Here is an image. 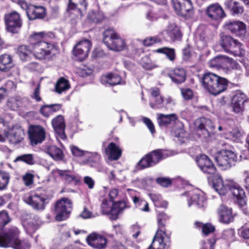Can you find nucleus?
I'll use <instances>...</instances> for the list:
<instances>
[{"label":"nucleus","mask_w":249,"mask_h":249,"mask_svg":"<svg viewBox=\"0 0 249 249\" xmlns=\"http://www.w3.org/2000/svg\"><path fill=\"white\" fill-rule=\"evenodd\" d=\"M196 161L203 173L210 175L207 177L208 184L220 196H224L229 192L233 196L234 203L239 208H244L246 206V196L243 189L232 180L223 181L222 177L215 174V165L207 155L200 154L196 158Z\"/></svg>","instance_id":"nucleus-1"},{"label":"nucleus","mask_w":249,"mask_h":249,"mask_svg":"<svg viewBox=\"0 0 249 249\" xmlns=\"http://www.w3.org/2000/svg\"><path fill=\"white\" fill-rule=\"evenodd\" d=\"M11 221L6 210L0 211V248L13 249H29L31 246L27 240L19 239L20 231L15 227L5 229Z\"/></svg>","instance_id":"nucleus-2"},{"label":"nucleus","mask_w":249,"mask_h":249,"mask_svg":"<svg viewBox=\"0 0 249 249\" xmlns=\"http://www.w3.org/2000/svg\"><path fill=\"white\" fill-rule=\"evenodd\" d=\"M156 217L158 229L151 244L146 249H169L171 248L170 235L166 232L165 224L171 216L157 210Z\"/></svg>","instance_id":"nucleus-3"},{"label":"nucleus","mask_w":249,"mask_h":249,"mask_svg":"<svg viewBox=\"0 0 249 249\" xmlns=\"http://www.w3.org/2000/svg\"><path fill=\"white\" fill-rule=\"evenodd\" d=\"M203 88L210 94L216 96L225 91L233 85L227 79L211 72L204 73L201 79ZM237 86V84H233Z\"/></svg>","instance_id":"nucleus-4"},{"label":"nucleus","mask_w":249,"mask_h":249,"mask_svg":"<svg viewBox=\"0 0 249 249\" xmlns=\"http://www.w3.org/2000/svg\"><path fill=\"white\" fill-rule=\"evenodd\" d=\"M54 193L50 186L38 187L30 193L26 199L25 202L35 210L43 211L53 197Z\"/></svg>","instance_id":"nucleus-5"},{"label":"nucleus","mask_w":249,"mask_h":249,"mask_svg":"<svg viewBox=\"0 0 249 249\" xmlns=\"http://www.w3.org/2000/svg\"><path fill=\"white\" fill-rule=\"evenodd\" d=\"M219 44L225 52L235 56L241 57L245 55L243 44L229 35L220 34Z\"/></svg>","instance_id":"nucleus-6"},{"label":"nucleus","mask_w":249,"mask_h":249,"mask_svg":"<svg viewBox=\"0 0 249 249\" xmlns=\"http://www.w3.org/2000/svg\"><path fill=\"white\" fill-rule=\"evenodd\" d=\"M235 231L233 229L230 228L223 231L221 237L217 238L215 235L212 237L206 239L201 241L200 249H214V245L218 243L225 245L227 247L230 245V242L234 241Z\"/></svg>","instance_id":"nucleus-7"},{"label":"nucleus","mask_w":249,"mask_h":249,"mask_svg":"<svg viewBox=\"0 0 249 249\" xmlns=\"http://www.w3.org/2000/svg\"><path fill=\"white\" fill-rule=\"evenodd\" d=\"M163 151L162 149H157L147 153L137 163L136 168L142 170L156 165L165 158Z\"/></svg>","instance_id":"nucleus-8"},{"label":"nucleus","mask_w":249,"mask_h":249,"mask_svg":"<svg viewBox=\"0 0 249 249\" xmlns=\"http://www.w3.org/2000/svg\"><path fill=\"white\" fill-rule=\"evenodd\" d=\"M214 159L222 170H227L235 165L237 160V154L231 149H222L217 152Z\"/></svg>","instance_id":"nucleus-9"},{"label":"nucleus","mask_w":249,"mask_h":249,"mask_svg":"<svg viewBox=\"0 0 249 249\" xmlns=\"http://www.w3.org/2000/svg\"><path fill=\"white\" fill-rule=\"evenodd\" d=\"M103 42L109 50L116 52L124 50L126 46L124 40L111 30L105 31Z\"/></svg>","instance_id":"nucleus-10"},{"label":"nucleus","mask_w":249,"mask_h":249,"mask_svg":"<svg viewBox=\"0 0 249 249\" xmlns=\"http://www.w3.org/2000/svg\"><path fill=\"white\" fill-rule=\"evenodd\" d=\"M72 208V202L69 198L63 197L56 201L54 205L55 219L62 221L68 219Z\"/></svg>","instance_id":"nucleus-11"},{"label":"nucleus","mask_w":249,"mask_h":249,"mask_svg":"<svg viewBox=\"0 0 249 249\" xmlns=\"http://www.w3.org/2000/svg\"><path fill=\"white\" fill-rule=\"evenodd\" d=\"M181 196L188 197V205L189 207L195 206L197 209L204 211L207 206V201L205 194L199 190L193 191H186Z\"/></svg>","instance_id":"nucleus-12"},{"label":"nucleus","mask_w":249,"mask_h":249,"mask_svg":"<svg viewBox=\"0 0 249 249\" xmlns=\"http://www.w3.org/2000/svg\"><path fill=\"white\" fill-rule=\"evenodd\" d=\"M4 20L7 32L13 35L19 33L23 22L21 16L18 12L12 11L5 14Z\"/></svg>","instance_id":"nucleus-13"},{"label":"nucleus","mask_w":249,"mask_h":249,"mask_svg":"<svg viewBox=\"0 0 249 249\" xmlns=\"http://www.w3.org/2000/svg\"><path fill=\"white\" fill-rule=\"evenodd\" d=\"M195 128L199 137L203 139H207L212 137L214 128L213 123L210 119L200 117L194 122Z\"/></svg>","instance_id":"nucleus-14"},{"label":"nucleus","mask_w":249,"mask_h":249,"mask_svg":"<svg viewBox=\"0 0 249 249\" xmlns=\"http://www.w3.org/2000/svg\"><path fill=\"white\" fill-rule=\"evenodd\" d=\"M92 47L90 40L84 38L79 41L73 48L72 53L75 61L82 62L88 56Z\"/></svg>","instance_id":"nucleus-15"},{"label":"nucleus","mask_w":249,"mask_h":249,"mask_svg":"<svg viewBox=\"0 0 249 249\" xmlns=\"http://www.w3.org/2000/svg\"><path fill=\"white\" fill-rule=\"evenodd\" d=\"M130 207L131 204L126 196H124L119 199L113 201L110 208L109 219L112 221L117 220L119 216L122 215L126 209H129Z\"/></svg>","instance_id":"nucleus-16"},{"label":"nucleus","mask_w":249,"mask_h":249,"mask_svg":"<svg viewBox=\"0 0 249 249\" xmlns=\"http://www.w3.org/2000/svg\"><path fill=\"white\" fill-rule=\"evenodd\" d=\"M176 13L185 18L193 14V6L191 0H171Z\"/></svg>","instance_id":"nucleus-17"},{"label":"nucleus","mask_w":249,"mask_h":249,"mask_svg":"<svg viewBox=\"0 0 249 249\" xmlns=\"http://www.w3.org/2000/svg\"><path fill=\"white\" fill-rule=\"evenodd\" d=\"M28 134L32 146L42 143L46 139L45 130L39 124H31L29 126Z\"/></svg>","instance_id":"nucleus-18"},{"label":"nucleus","mask_w":249,"mask_h":249,"mask_svg":"<svg viewBox=\"0 0 249 249\" xmlns=\"http://www.w3.org/2000/svg\"><path fill=\"white\" fill-rule=\"evenodd\" d=\"M224 27L232 35L240 38H244L247 33L246 24L239 20H231L226 21Z\"/></svg>","instance_id":"nucleus-19"},{"label":"nucleus","mask_w":249,"mask_h":249,"mask_svg":"<svg viewBox=\"0 0 249 249\" xmlns=\"http://www.w3.org/2000/svg\"><path fill=\"white\" fill-rule=\"evenodd\" d=\"M178 120V117L175 113L167 115L160 114L157 117L159 126L162 131L165 133L172 132V127Z\"/></svg>","instance_id":"nucleus-20"},{"label":"nucleus","mask_w":249,"mask_h":249,"mask_svg":"<svg viewBox=\"0 0 249 249\" xmlns=\"http://www.w3.org/2000/svg\"><path fill=\"white\" fill-rule=\"evenodd\" d=\"M249 101L248 96L240 90L237 91L231 99L232 111L236 114H242L245 110V104Z\"/></svg>","instance_id":"nucleus-21"},{"label":"nucleus","mask_w":249,"mask_h":249,"mask_svg":"<svg viewBox=\"0 0 249 249\" xmlns=\"http://www.w3.org/2000/svg\"><path fill=\"white\" fill-rule=\"evenodd\" d=\"M205 14L211 20L215 21L218 24L226 17L224 9L218 2L212 3L207 6Z\"/></svg>","instance_id":"nucleus-22"},{"label":"nucleus","mask_w":249,"mask_h":249,"mask_svg":"<svg viewBox=\"0 0 249 249\" xmlns=\"http://www.w3.org/2000/svg\"><path fill=\"white\" fill-rule=\"evenodd\" d=\"M52 124L57 141H59V138L62 140H67V137L65 131L66 124L63 116L59 115L54 118L52 121ZM59 142L60 145L62 146V143Z\"/></svg>","instance_id":"nucleus-23"},{"label":"nucleus","mask_w":249,"mask_h":249,"mask_svg":"<svg viewBox=\"0 0 249 249\" xmlns=\"http://www.w3.org/2000/svg\"><path fill=\"white\" fill-rule=\"evenodd\" d=\"M88 244L94 249H105L109 243L107 239L103 235L93 232L86 238Z\"/></svg>","instance_id":"nucleus-24"},{"label":"nucleus","mask_w":249,"mask_h":249,"mask_svg":"<svg viewBox=\"0 0 249 249\" xmlns=\"http://www.w3.org/2000/svg\"><path fill=\"white\" fill-rule=\"evenodd\" d=\"M51 174L55 178H59L66 184L74 183L75 185H77L80 182V180L70 170H60L56 168L53 170Z\"/></svg>","instance_id":"nucleus-25"},{"label":"nucleus","mask_w":249,"mask_h":249,"mask_svg":"<svg viewBox=\"0 0 249 249\" xmlns=\"http://www.w3.org/2000/svg\"><path fill=\"white\" fill-rule=\"evenodd\" d=\"M16 66L12 56L7 53L0 55V71L5 73L7 77L13 75Z\"/></svg>","instance_id":"nucleus-26"},{"label":"nucleus","mask_w":249,"mask_h":249,"mask_svg":"<svg viewBox=\"0 0 249 249\" xmlns=\"http://www.w3.org/2000/svg\"><path fill=\"white\" fill-rule=\"evenodd\" d=\"M100 82L102 84L108 87L125 84V81L123 80L119 75L113 72H109L106 75L102 76L100 78Z\"/></svg>","instance_id":"nucleus-27"},{"label":"nucleus","mask_w":249,"mask_h":249,"mask_svg":"<svg viewBox=\"0 0 249 249\" xmlns=\"http://www.w3.org/2000/svg\"><path fill=\"white\" fill-rule=\"evenodd\" d=\"M218 214L219 221L221 223L229 224L233 221L234 215L231 208L221 205L218 210Z\"/></svg>","instance_id":"nucleus-28"},{"label":"nucleus","mask_w":249,"mask_h":249,"mask_svg":"<svg viewBox=\"0 0 249 249\" xmlns=\"http://www.w3.org/2000/svg\"><path fill=\"white\" fill-rule=\"evenodd\" d=\"M22 161L30 165L34 164L44 165L45 163V160L32 154H25L18 156L15 160V161Z\"/></svg>","instance_id":"nucleus-29"},{"label":"nucleus","mask_w":249,"mask_h":249,"mask_svg":"<svg viewBox=\"0 0 249 249\" xmlns=\"http://www.w3.org/2000/svg\"><path fill=\"white\" fill-rule=\"evenodd\" d=\"M105 154L110 160H118L122 156V149L114 142H110L105 148Z\"/></svg>","instance_id":"nucleus-30"},{"label":"nucleus","mask_w":249,"mask_h":249,"mask_svg":"<svg viewBox=\"0 0 249 249\" xmlns=\"http://www.w3.org/2000/svg\"><path fill=\"white\" fill-rule=\"evenodd\" d=\"M229 60V56L226 55L218 54L211 59L209 62V66L217 70L227 68L226 62Z\"/></svg>","instance_id":"nucleus-31"},{"label":"nucleus","mask_w":249,"mask_h":249,"mask_svg":"<svg viewBox=\"0 0 249 249\" xmlns=\"http://www.w3.org/2000/svg\"><path fill=\"white\" fill-rule=\"evenodd\" d=\"M30 13L28 15V18L30 20H34L36 19H43L47 15L46 8L42 6H33Z\"/></svg>","instance_id":"nucleus-32"},{"label":"nucleus","mask_w":249,"mask_h":249,"mask_svg":"<svg viewBox=\"0 0 249 249\" xmlns=\"http://www.w3.org/2000/svg\"><path fill=\"white\" fill-rule=\"evenodd\" d=\"M172 81L176 84H180L185 82L186 79V73L183 68H177L174 70L173 73L169 74Z\"/></svg>","instance_id":"nucleus-33"},{"label":"nucleus","mask_w":249,"mask_h":249,"mask_svg":"<svg viewBox=\"0 0 249 249\" xmlns=\"http://www.w3.org/2000/svg\"><path fill=\"white\" fill-rule=\"evenodd\" d=\"M46 153L55 161H61L64 158L63 151L54 145H48L46 149Z\"/></svg>","instance_id":"nucleus-34"},{"label":"nucleus","mask_w":249,"mask_h":249,"mask_svg":"<svg viewBox=\"0 0 249 249\" xmlns=\"http://www.w3.org/2000/svg\"><path fill=\"white\" fill-rule=\"evenodd\" d=\"M144 51L142 48H138L134 44H129L126 48L125 56L133 59L137 58Z\"/></svg>","instance_id":"nucleus-35"},{"label":"nucleus","mask_w":249,"mask_h":249,"mask_svg":"<svg viewBox=\"0 0 249 249\" xmlns=\"http://www.w3.org/2000/svg\"><path fill=\"white\" fill-rule=\"evenodd\" d=\"M71 88L68 80L63 77L58 79L55 85V91L58 94L68 90Z\"/></svg>","instance_id":"nucleus-36"},{"label":"nucleus","mask_w":249,"mask_h":249,"mask_svg":"<svg viewBox=\"0 0 249 249\" xmlns=\"http://www.w3.org/2000/svg\"><path fill=\"white\" fill-rule=\"evenodd\" d=\"M149 196L155 207L164 209H166L168 207V202L163 200L161 195L150 193Z\"/></svg>","instance_id":"nucleus-37"},{"label":"nucleus","mask_w":249,"mask_h":249,"mask_svg":"<svg viewBox=\"0 0 249 249\" xmlns=\"http://www.w3.org/2000/svg\"><path fill=\"white\" fill-rule=\"evenodd\" d=\"M104 18V13L100 10L95 11L92 10L89 12L87 16L88 19L91 23H100L102 21Z\"/></svg>","instance_id":"nucleus-38"},{"label":"nucleus","mask_w":249,"mask_h":249,"mask_svg":"<svg viewBox=\"0 0 249 249\" xmlns=\"http://www.w3.org/2000/svg\"><path fill=\"white\" fill-rule=\"evenodd\" d=\"M195 225L196 228H201L202 232L205 236H208L209 234L214 232L215 230V227L210 223L203 224L199 221H196Z\"/></svg>","instance_id":"nucleus-39"},{"label":"nucleus","mask_w":249,"mask_h":249,"mask_svg":"<svg viewBox=\"0 0 249 249\" xmlns=\"http://www.w3.org/2000/svg\"><path fill=\"white\" fill-rule=\"evenodd\" d=\"M84 157L86 158L84 161L85 164L91 163L93 164L99 162L101 158L100 154L98 152H90L87 151H86Z\"/></svg>","instance_id":"nucleus-40"},{"label":"nucleus","mask_w":249,"mask_h":249,"mask_svg":"<svg viewBox=\"0 0 249 249\" xmlns=\"http://www.w3.org/2000/svg\"><path fill=\"white\" fill-rule=\"evenodd\" d=\"M154 180L153 178L148 177L143 178H137L135 180V184L138 187L144 190H147L150 187L152 186Z\"/></svg>","instance_id":"nucleus-41"},{"label":"nucleus","mask_w":249,"mask_h":249,"mask_svg":"<svg viewBox=\"0 0 249 249\" xmlns=\"http://www.w3.org/2000/svg\"><path fill=\"white\" fill-rule=\"evenodd\" d=\"M156 52L165 54L167 58L171 61H174L176 58V51L174 48L164 47L156 50Z\"/></svg>","instance_id":"nucleus-42"},{"label":"nucleus","mask_w":249,"mask_h":249,"mask_svg":"<svg viewBox=\"0 0 249 249\" xmlns=\"http://www.w3.org/2000/svg\"><path fill=\"white\" fill-rule=\"evenodd\" d=\"M209 37L204 32H202L199 35V37L196 41V46L198 50H201L207 47Z\"/></svg>","instance_id":"nucleus-43"},{"label":"nucleus","mask_w":249,"mask_h":249,"mask_svg":"<svg viewBox=\"0 0 249 249\" xmlns=\"http://www.w3.org/2000/svg\"><path fill=\"white\" fill-rule=\"evenodd\" d=\"M9 135L16 143L19 142L23 139V132L20 127L11 130Z\"/></svg>","instance_id":"nucleus-44"},{"label":"nucleus","mask_w":249,"mask_h":249,"mask_svg":"<svg viewBox=\"0 0 249 249\" xmlns=\"http://www.w3.org/2000/svg\"><path fill=\"white\" fill-rule=\"evenodd\" d=\"M28 49L29 47L24 45H20L18 48L17 53L23 62L27 61L30 57L29 54L30 52L29 51Z\"/></svg>","instance_id":"nucleus-45"},{"label":"nucleus","mask_w":249,"mask_h":249,"mask_svg":"<svg viewBox=\"0 0 249 249\" xmlns=\"http://www.w3.org/2000/svg\"><path fill=\"white\" fill-rule=\"evenodd\" d=\"M45 35L46 36H49L50 37H52V36H54L52 32L49 33L47 35L45 32H34L30 36V37L31 39L36 40L38 46H41V42H43L44 41L42 40H43Z\"/></svg>","instance_id":"nucleus-46"},{"label":"nucleus","mask_w":249,"mask_h":249,"mask_svg":"<svg viewBox=\"0 0 249 249\" xmlns=\"http://www.w3.org/2000/svg\"><path fill=\"white\" fill-rule=\"evenodd\" d=\"M10 179L9 174L0 170V191L4 190L9 183Z\"/></svg>","instance_id":"nucleus-47"},{"label":"nucleus","mask_w":249,"mask_h":249,"mask_svg":"<svg viewBox=\"0 0 249 249\" xmlns=\"http://www.w3.org/2000/svg\"><path fill=\"white\" fill-rule=\"evenodd\" d=\"M110 200H108L107 198L103 199L102 204L101 205V211L103 215H107L108 218L110 216Z\"/></svg>","instance_id":"nucleus-48"},{"label":"nucleus","mask_w":249,"mask_h":249,"mask_svg":"<svg viewBox=\"0 0 249 249\" xmlns=\"http://www.w3.org/2000/svg\"><path fill=\"white\" fill-rule=\"evenodd\" d=\"M141 63L142 67L145 70H151L153 69L150 55H145L142 56L141 59Z\"/></svg>","instance_id":"nucleus-49"},{"label":"nucleus","mask_w":249,"mask_h":249,"mask_svg":"<svg viewBox=\"0 0 249 249\" xmlns=\"http://www.w3.org/2000/svg\"><path fill=\"white\" fill-rule=\"evenodd\" d=\"M156 182L163 187H168L172 184V180L167 177H158L156 179Z\"/></svg>","instance_id":"nucleus-50"},{"label":"nucleus","mask_w":249,"mask_h":249,"mask_svg":"<svg viewBox=\"0 0 249 249\" xmlns=\"http://www.w3.org/2000/svg\"><path fill=\"white\" fill-rule=\"evenodd\" d=\"M181 93L183 98L185 100H190L193 99L194 97V91L190 88H181L180 89Z\"/></svg>","instance_id":"nucleus-51"},{"label":"nucleus","mask_w":249,"mask_h":249,"mask_svg":"<svg viewBox=\"0 0 249 249\" xmlns=\"http://www.w3.org/2000/svg\"><path fill=\"white\" fill-rule=\"evenodd\" d=\"M70 149L72 156L75 157H84L86 151L75 145L70 146Z\"/></svg>","instance_id":"nucleus-52"},{"label":"nucleus","mask_w":249,"mask_h":249,"mask_svg":"<svg viewBox=\"0 0 249 249\" xmlns=\"http://www.w3.org/2000/svg\"><path fill=\"white\" fill-rule=\"evenodd\" d=\"M155 103H150V106L152 108L156 109L162 107L163 106V103L164 102V98L162 96H160L154 99Z\"/></svg>","instance_id":"nucleus-53"},{"label":"nucleus","mask_w":249,"mask_h":249,"mask_svg":"<svg viewBox=\"0 0 249 249\" xmlns=\"http://www.w3.org/2000/svg\"><path fill=\"white\" fill-rule=\"evenodd\" d=\"M26 68L31 72H39L42 70L41 65L36 62H32L28 63Z\"/></svg>","instance_id":"nucleus-54"},{"label":"nucleus","mask_w":249,"mask_h":249,"mask_svg":"<svg viewBox=\"0 0 249 249\" xmlns=\"http://www.w3.org/2000/svg\"><path fill=\"white\" fill-rule=\"evenodd\" d=\"M142 122L148 127L151 134H154L156 132L155 126L152 121L146 117H143L142 118Z\"/></svg>","instance_id":"nucleus-55"},{"label":"nucleus","mask_w":249,"mask_h":249,"mask_svg":"<svg viewBox=\"0 0 249 249\" xmlns=\"http://www.w3.org/2000/svg\"><path fill=\"white\" fill-rule=\"evenodd\" d=\"M39 113L44 117L48 118L52 115L51 110L48 105H44L41 106Z\"/></svg>","instance_id":"nucleus-56"},{"label":"nucleus","mask_w":249,"mask_h":249,"mask_svg":"<svg viewBox=\"0 0 249 249\" xmlns=\"http://www.w3.org/2000/svg\"><path fill=\"white\" fill-rule=\"evenodd\" d=\"M41 46H44L46 48V49L44 50L45 54L46 55L51 54L52 51L53 49H55V46L54 44L46 41L41 42Z\"/></svg>","instance_id":"nucleus-57"},{"label":"nucleus","mask_w":249,"mask_h":249,"mask_svg":"<svg viewBox=\"0 0 249 249\" xmlns=\"http://www.w3.org/2000/svg\"><path fill=\"white\" fill-rule=\"evenodd\" d=\"M190 48V45L189 44H187L186 47L182 50V59L184 61H187L191 57L192 53Z\"/></svg>","instance_id":"nucleus-58"},{"label":"nucleus","mask_w":249,"mask_h":249,"mask_svg":"<svg viewBox=\"0 0 249 249\" xmlns=\"http://www.w3.org/2000/svg\"><path fill=\"white\" fill-rule=\"evenodd\" d=\"M238 234L244 239H249V228L242 227L238 230Z\"/></svg>","instance_id":"nucleus-59"},{"label":"nucleus","mask_w":249,"mask_h":249,"mask_svg":"<svg viewBox=\"0 0 249 249\" xmlns=\"http://www.w3.org/2000/svg\"><path fill=\"white\" fill-rule=\"evenodd\" d=\"M229 60L226 62V65L227 66V68H225V69H236L238 70L240 68L239 64L232 58L229 57Z\"/></svg>","instance_id":"nucleus-60"},{"label":"nucleus","mask_w":249,"mask_h":249,"mask_svg":"<svg viewBox=\"0 0 249 249\" xmlns=\"http://www.w3.org/2000/svg\"><path fill=\"white\" fill-rule=\"evenodd\" d=\"M160 41V39L157 37L153 36L145 39L143 41V44L145 46L149 47Z\"/></svg>","instance_id":"nucleus-61"},{"label":"nucleus","mask_w":249,"mask_h":249,"mask_svg":"<svg viewBox=\"0 0 249 249\" xmlns=\"http://www.w3.org/2000/svg\"><path fill=\"white\" fill-rule=\"evenodd\" d=\"M32 99H35L36 102H38L42 100L41 97L40 96V84H38L37 86L34 89L33 93L31 95Z\"/></svg>","instance_id":"nucleus-62"},{"label":"nucleus","mask_w":249,"mask_h":249,"mask_svg":"<svg viewBox=\"0 0 249 249\" xmlns=\"http://www.w3.org/2000/svg\"><path fill=\"white\" fill-rule=\"evenodd\" d=\"M78 3L76 0H69L67 5V10L68 12H70L71 10L74 11L76 13H78Z\"/></svg>","instance_id":"nucleus-63"},{"label":"nucleus","mask_w":249,"mask_h":249,"mask_svg":"<svg viewBox=\"0 0 249 249\" xmlns=\"http://www.w3.org/2000/svg\"><path fill=\"white\" fill-rule=\"evenodd\" d=\"M23 180L27 186L32 185L34 182V175L31 173H26L23 177Z\"/></svg>","instance_id":"nucleus-64"}]
</instances>
